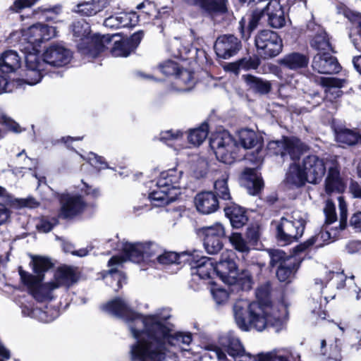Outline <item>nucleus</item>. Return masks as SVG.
<instances>
[{"mask_svg": "<svg viewBox=\"0 0 361 361\" xmlns=\"http://www.w3.org/2000/svg\"><path fill=\"white\" fill-rule=\"evenodd\" d=\"M102 310L126 321L132 336L137 342L131 345V361H166L169 347L188 345L190 333L173 332L167 322L171 317L168 309L158 310L154 314L143 315L133 311L128 305L117 298L102 307Z\"/></svg>", "mask_w": 361, "mask_h": 361, "instance_id": "nucleus-1", "label": "nucleus"}, {"mask_svg": "<svg viewBox=\"0 0 361 361\" xmlns=\"http://www.w3.org/2000/svg\"><path fill=\"white\" fill-rule=\"evenodd\" d=\"M271 284L266 282L256 290L257 302L250 303L246 300H237L233 307L237 326L243 331L255 329L262 331L268 326L279 331L283 326V319L276 308L270 305Z\"/></svg>", "mask_w": 361, "mask_h": 361, "instance_id": "nucleus-2", "label": "nucleus"}, {"mask_svg": "<svg viewBox=\"0 0 361 361\" xmlns=\"http://www.w3.org/2000/svg\"><path fill=\"white\" fill-rule=\"evenodd\" d=\"M71 30L73 37L78 42V49L80 53L92 58L97 57L105 49L113 37L99 34L90 35V26L84 19L74 21L71 25Z\"/></svg>", "mask_w": 361, "mask_h": 361, "instance_id": "nucleus-3", "label": "nucleus"}, {"mask_svg": "<svg viewBox=\"0 0 361 361\" xmlns=\"http://www.w3.org/2000/svg\"><path fill=\"white\" fill-rule=\"evenodd\" d=\"M183 171L171 169L160 173L157 181V190L149 195V199L154 207H163L174 202L180 194V181Z\"/></svg>", "mask_w": 361, "mask_h": 361, "instance_id": "nucleus-4", "label": "nucleus"}, {"mask_svg": "<svg viewBox=\"0 0 361 361\" xmlns=\"http://www.w3.org/2000/svg\"><path fill=\"white\" fill-rule=\"evenodd\" d=\"M146 245L144 243H118L115 250H121L122 256H113L108 262V267H110L109 274L111 277L116 281L115 290H118L122 286V281L125 280L123 272L118 271V269L122 266L123 263L127 260L138 263L144 259V248Z\"/></svg>", "mask_w": 361, "mask_h": 361, "instance_id": "nucleus-5", "label": "nucleus"}, {"mask_svg": "<svg viewBox=\"0 0 361 361\" xmlns=\"http://www.w3.org/2000/svg\"><path fill=\"white\" fill-rule=\"evenodd\" d=\"M274 224L278 240L290 244L303 235L306 224L305 215L300 211H294L291 214H286Z\"/></svg>", "mask_w": 361, "mask_h": 361, "instance_id": "nucleus-6", "label": "nucleus"}, {"mask_svg": "<svg viewBox=\"0 0 361 361\" xmlns=\"http://www.w3.org/2000/svg\"><path fill=\"white\" fill-rule=\"evenodd\" d=\"M56 35L54 27L42 23L34 24L23 30L22 37L18 43L19 49L24 54H36L39 44Z\"/></svg>", "mask_w": 361, "mask_h": 361, "instance_id": "nucleus-7", "label": "nucleus"}, {"mask_svg": "<svg viewBox=\"0 0 361 361\" xmlns=\"http://www.w3.org/2000/svg\"><path fill=\"white\" fill-rule=\"evenodd\" d=\"M209 145L216 159L226 164H231L238 159L239 147L227 131L214 135Z\"/></svg>", "mask_w": 361, "mask_h": 361, "instance_id": "nucleus-8", "label": "nucleus"}, {"mask_svg": "<svg viewBox=\"0 0 361 361\" xmlns=\"http://www.w3.org/2000/svg\"><path fill=\"white\" fill-rule=\"evenodd\" d=\"M257 51L264 59L273 58L279 55L283 48L282 40L278 34L269 30L259 32L255 37Z\"/></svg>", "mask_w": 361, "mask_h": 361, "instance_id": "nucleus-9", "label": "nucleus"}, {"mask_svg": "<svg viewBox=\"0 0 361 361\" xmlns=\"http://www.w3.org/2000/svg\"><path fill=\"white\" fill-rule=\"evenodd\" d=\"M268 150L276 154H280L286 160L288 157L295 161L306 150V146L295 137H284L281 140L271 141L267 146Z\"/></svg>", "mask_w": 361, "mask_h": 361, "instance_id": "nucleus-10", "label": "nucleus"}, {"mask_svg": "<svg viewBox=\"0 0 361 361\" xmlns=\"http://www.w3.org/2000/svg\"><path fill=\"white\" fill-rule=\"evenodd\" d=\"M200 234L203 237L204 245L209 254H216L223 247L222 239L225 236V228L220 223L202 227Z\"/></svg>", "mask_w": 361, "mask_h": 361, "instance_id": "nucleus-11", "label": "nucleus"}, {"mask_svg": "<svg viewBox=\"0 0 361 361\" xmlns=\"http://www.w3.org/2000/svg\"><path fill=\"white\" fill-rule=\"evenodd\" d=\"M300 165L307 178V183L312 184L319 183L326 171L324 160L317 155L305 157Z\"/></svg>", "mask_w": 361, "mask_h": 361, "instance_id": "nucleus-12", "label": "nucleus"}, {"mask_svg": "<svg viewBox=\"0 0 361 361\" xmlns=\"http://www.w3.org/2000/svg\"><path fill=\"white\" fill-rule=\"evenodd\" d=\"M59 216L63 219H73L84 212L87 204L80 195L70 193L61 194Z\"/></svg>", "mask_w": 361, "mask_h": 361, "instance_id": "nucleus-13", "label": "nucleus"}, {"mask_svg": "<svg viewBox=\"0 0 361 361\" xmlns=\"http://www.w3.org/2000/svg\"><path fill=\"white\" fill-rule=\"evenodd\" d=\"M19 274L23 282L26 284L32 290L34 298L43 301L51 298V292L56 289L54 288V283L50 281L47 283H42V279H38L22 269L19 270Z\"/></svg>", "mask_w": 361, "mask_h": 361, "instance_id": "nucleus-14", "label": "nucleus"}, {"mask_svg": "<svg viewBox=\"0 0 361 361\" xmlns=\"http://www.w3.org/2000/svg\"><path fill=\"white\" fill-rule=\"evenodd\" d=\"M185 260L189 262L193 276L201 279H212L216 276L214 262L212 258L197 254L188 255Z\"/></svg>", "mask_w": 361, "mask_h": 361, "instance_id": "nucleus-15", "label": "nucleus"}, {"mask_svg": "<svg viewBox=\"0 0 361 361\" xmlns=\"http://www.w3.org/2000/svg\"><path fill=\"white\" fill-rule=\"evenodd\" d=\"M240 40L233 35H223L219 36L214 44L216 55L224 59L235 56L240 50Z\"/></svg>", "mask_w": 361, "mask_h": 361, "instance_id": "nucleus-16", "label": "nucleus"}, {"mask_svg": "<svg viewBox=\"0 0 361 361\" xmlns=\"http://www.w3.org/2000/svg\"><path fill=\"white\" fill-rule=\"evenodd\" d=\"M216 276L221 281L228 284L229 279L235 276L237 273V266L234 260V252L231 250H226L221 255V258L215 265Z\"/></svg>", "mask_w": 361, "mask_h": 361, "instance_id": "nucleus-17", "label": "nucleus"}, {"mask_svg": "<svg viewBox=\"0 0 361 361\" xmlns=\"http://www.w3.org/2000/svg\"><path fill=\"white\" fill-rule=\"evenodd\" d=\"M312 68L322 74H334L339 72L341 66L329 51L318 52L313 58Z\"/></svg>", "mask_w": 361, "mask_h": 361, "instance_id": "nucleus-18", "label": "nucleus"}, {"mask_svg": "<svg viewBox=\"0 0 361 361\" xmlns=\"http://www.w3.org/2000/svg\"><path fill=\"white\" fill-rule=\"evenodd\" d=\"M71 59V51L60 45L50 46L43 54V63L60 67L68 64Z\"/></svg>", "mask_w": 361, "mask_h": 361, "instance_id": "nucleus-19", "label": "nucleus"}, {"mask_svg": "<svg viewBox=\"0 0 361 361\" xmlns=\"http://www.w3.org/2000/svg\"><path fill=\"white\" fill-rule=\"evenodd\" d=\"M76 269L69 266L59 267L55 271L52 283L54 288L64 287L68 288L78 281Z\"/></svg>", "mask_w": 361, "mask_h": 361, "instance_id": "nucleus-20", "label": "nucleus"}, {"mask_svg": "<svg viewBox=\"0 0 361 361\" xmlns=\"http://www.w3.org/2000/svg\"><path fill=\"white\" fill-rule=\"evenodd\" d=\"M24 55L27 68L25 82L30 85H36L42 78L41 71L43 63L39 61L37 54Z\"/></svg>", "mask_w": 361, "mask_h": 361, "instance_id": "nucleus-21", "label": "nucleus"}, {"mask_svg": "<svg viewBox=\"0 0 361 361\" xmlns=\"http://www.w3.org/2000/svg\"><path fill=\"white\" fill-rule=\"evenodd\" d=\"M195 204L197 210L203 214L216 212L219 205L216 195L212 192L198 193L195 197Z\"/></svg>", "mask_w": 361, "mask_h": 361, "instance_id": "nucleus-22", "label": "nucleus"}, {"mask_svg": "<svg viewBox=\"0 0 361 361\" xmlns=\"http://www.w3.org/2000/svg\"><path fill=\"white\" fill-rule=\"evenodd\" d=\"M265 13L268 16V22L274 28H281L286 24L284 11L277 0H270L265 6Z\"/></svg>", "mask_w": 361, "mask_h": 361, "instance_id": "nucleus-23", "label": "nucleus"}, {"mask_svg": "<svg viewBox=\"0 0 361 361\" xmlns=\"http://www.w3.org/2000/svg\"><path fill=\"white\" fill-rule=\"evenodd\" d=\"M308 29L315 32L310 42L311 47L319 52H326L331 51V46L326 31L318 25L310 23Z\"/></svg>", "mask_w": 361, "mask_h": 361, "instance_id": "nucleus-24", "label": "nucleus"}, {"mask_svg": "<svg viewBox=\"0 0 361 361\" xmlns=\"http://www.w3.org/2000/svg\"><path fill=\"white\" fill-rule=\"evenodd\" d=\"M259 361H301L300 355L296 351L281 349L259 354Z\"/></svg>", "mask_w": 361, "mask_h": 361, "instance_id": "nucleus-25", "label": "nucleus"}, {"mask_svg": "<svg viewBox=\"0 0 361 361\" xmlns=\"http://www.w3.org/2000/svg\"><path fill=\"white\" fill-rule=\"evenodd\" d=\"M345 79L329 77L322 78L321 84L325 87L326 98L332 102L333 99L341 97L342 91L339 89L346 83Z\"/></svg>", "mask_w": 361, "mask_h": 361, "instance_id": "nucleus-26", "label": "nucleus"}, {"mask_svg": "<svg viewBox=\"0 0 361 361\" xmlns=\"http://www.w3.org/2000/svg\"><path fill=\"white\" fill-rule=\"evenodd\" d=\"M345 185L340 176L339 170L336 164H333L329 167L327 177L325 180V190L331 194L334 192H341L343 191Z\"/></svg>", "mask_w": 361, "mask_h": 361, "instance_id": "nucleus-27", "label": "nucleus"}, {"mask_svg": "<svg viewBox=\"0 0 361 361\" xmlns=\"http://www.w3.org/2000/svg\"><path fill=\"white\" fill-rule=\"evenodd\" d=\"M21 57L16 51L6 50L0 57V71L9 73L16 71L20 66Z\"/></svg>", "mask_w": 361, "mask_h": 361, "instance_id": "nucleus-28", "label": "nucleus"}, {"mask_svg": "<svg viewBox=\"0 0 361 361\" xmlns=\"http://www.w3.org/2000/svg\"><path fill=\"white\" fill-rule=\"evenodd\" d=\"M279 63L285 68L296 71L307 67L309 58L305 54L293 52L285 55L279 61Z\"/></svg>", "mask_w": 361, "mask_h": 361, "instance_id": "nucleus-29", "label": "nucleus"}, {"mask_svg": "<svg viewBox=\"0 0 361 361\" xmlns=\"http://www.w3.org/2000/svg\"><path fill=\"white\" fill-rule=\"evenodd\" d=\"M285 182L290 187H301L307 182V178L300 164H293L286 173Z\"/></svg>", "mask_w": 361, "mask_h": 361, "instance_id": "nucleus-30", "label": "nucleus"}, {"mask_svg": "<svg viewBox=\"0 0 361 361\" xmlns=\"http://www.w3.org/2000/svg\"><path fill=\"white\" fill-rule=\"evenodd\" d=\"M104 0H91L78 4L73 11L84 16H94L106 7Z\"/></svg>", "mask_w": 361, "mask_h": 361, "instance_id": "nucleus-31", "label": "nucleus"}, {"mask_svg": "<svg viewBox=\"0 0 361 361\" xmlns=\"http://www.w3.org/2000/svg\"><path fill=\"white\" fill-rule=\"evenodd\" d=\"M224 212L233 228H240L247 221V217L243 209L235 204L226 207Z\"/></svg>", "mask_w": 361, "mask_h": 361, "instance_id": "nucleus-32", "label": "nucleus"}, {"mask_svg": "<svg viewBox=\"0 0 361 361\" xmlns=\"http://www.w3.org/2000/svg\"><path fill=\"white\" fill-rule=\"evenodd\" d=\"M238 139L244 149L257 147V151L262 146V137L250 129H242L238 132Z\"/></svg>", "mask_w": 361, "mask_h": 361, "instance_id": "nucleus-33", "label": "nucleus"}, {"mask_svg": "<svg viewBox=\"0 0 361 361\" xmlns=\"http://www.w3.org/2000/svg\"><path fill=\"white\" fill-rule=\"evenodd\" d=\"M298 269L295 258H289L284 261L283 265H279L276 271V276L281 282L290 283L294 278Z\"/></svg>", "mask_w": 361, "mask_h": 361, "instance_id": "nucleus-34", "label": "nucleus"}, {"mask_svg": "<svg viewBox=\"0 0 361 361\" xmlns=\"http://www.w3.org/2000/svg\"><path fill=\"white\" fill-rule=\"evenodd\" d=\"M221 343L227 353L234 359H237L239 355H242L244 353L245 350L240 341L231 333L224 336L221 338Z\"/></svg>", "mask_w": 361, "mask_h": 361, "instance_id": "nucleus-35", "label": "nucleus"}, {"mask_svg": "<svg viewBox=\"0 0 361 361\" xmlns=\"http://www.w3.org/2000/svg\"><path fill=\"white\" fill-rule=\"evenodd\" d=\"M228 285L230 290H248L251 289L252 281L250 274L247 271H243L240 274H235L229 279Z\"/></svg>", "mask_w": 361, "mask_h": 361, "instance_id": "nucleus-36", "label": "nucleus"}, {"mask_svg": "<svg viewBox=\"0 0 361 361\" xmlns=\"http://www.w3.org/2000/svg\"><path fill=\"white\" fill-rule=\"evenodd\" d=\"M330 238V233L328 231H321L318 234L312 236L303 243H301L294 247L293 250L295 254L305 252L313 245L316 247L323 246L325 241Z\"/></svg>", "mask_w": 361, "mask_h": 361, "instance_id": "nucleus-37", "label": "nucleus"}, {"mask_svg": "<svg viewBox=\"0 0 361 361\" xmlns=\"http://www.w3.org/2000/svg\"><path fill=\"white\" fill-rule=\"evenodd\" d=\"M243 178L247 181V188L251 195L257 194L263 187V180L255 169H246L243 174Z\"/></svg>", "mask_w": 361, "mask_h": 361, "instance_id": "nucleus-38", "label": "nucleus"}, {"mask_svg": "<svg viewBox=\"0 0 361 361\" xmlns=\"http://www.w3.org/2000/svg\"><path fill=\"white\" fill-rule=\"evenodd\" d=\"M243 78L249 89L255 93L266 94L271 90V83L267 80L252 75H245Z\"/></svg>", "mask_w": 361, "mask_h": 361, "instance_id": "nucleus-39", "label": "nucleus"}, {"mask_svg": "<svg viewBox=\"0 0 361 361\" xmlns=\"http://www.w3.org/2000/svg\"><path fill=\"white\" fill-rule=\"evenodd\" d=\"M260 60L258 57H245L236 62L231 63L228 65V70L238 74L240 71H249L252 69H257L259 66Z\"/></svg>", "mask_w": 361, "mask_h": 361, "instance_id": "nucleus-40", "label": "nucleus"}, {"mask_svg": "<svg viewBox=\"0 0 361 361\" xmlns=\"http://www.w3.org/2000/svg\"><path fill=\"white\" fill-rule=\"evenodd\" d=\"M227 0H198L196 6H199L209 14L224 13L227 11Z\"/></svg>", "mask_w": 361, "mask_h": 361, "instance_id": "nucleus-41", "label": "nucleus"}, {"mask_svg": "<svg viewBox=\"0 0 361 361\" xmlns=\"http://www.w3.org/2000/svg\"><path fill=\"white\" fill-rule=\"evenodd\" d=\"M175 80L174 83L181 92L190 91L195 85L193 73L188 70H180Z\"/></svg>", "mask_w": 361, "mask_h": 361, "instance_id": "nucleus-42", "label": "nucleus"}, {"mask_svg": "<svg viewBox=\"0 0 361 361\" xmlns=\"http://www.w3.org/2000/svg\"><path fill=\"white\" fill-rule=\"evenodd\" d=\"M264 13L265 7L262 9H256L255 11H253L252 14L250 16L249 18L247 33L245 32L244 30L245 20L242 19L240 21V30L242 34V37L243 38L247 39L250 37V32L257 27L259 21L260 20L261 18L264 15Z\"/></svg>", "mask_w": 361, "mask_h": 361, "instance_id": "nucleus-43", "label": "nucleus"}, {"mask_svg": "<svg viewBox=\"0 0 361 361\" xmlns=\"http://www.w3.org/2000/svg\"><path fill=\"white\" fill-rule=\"evenodd\" d=\"M336 138L338 142L348 145H353L360 142L359 132L348 128H341L336 131Z\"/></svg>", "mask_w": 361, "mask_h": 361, "instance_id": "nucleus-44", "label": "nucleus"}, {"mask_svg": "<svg viewBox=\"0 0 361 361\" xmlns=\"http://www.w3.org/2000/svg\"><path fill=\"white\" fill-rule=\"evenodd\" d=\"M228 175L224 173L221 177L217 179L214 184V192L216 197L224 200L231 199L230 190L228 185Z\"/></svg>", "mask_w": 361, "mask_h": 361, "instance_id": "nucleus-45", "label": "nucleus"}, {"mask_svg": "<svg viewBox=\"0 0 361 361\" xmlns=\"http://www.w3.org/2000/svg\"><path fill=\"white\" fill-rule=\"evenodd\" d=\"M208 135V125L204 123L200 127L190 130L188 136L190 143L195 146L201 145Z\"/></svg>", "mask_w": 361, "mask_h": 361, "instance_id": "nucleus-46", "label": "nucleus"}, {"mask_svg": "<svg viewBox=\"0 0 361 361\" xmlns=\"http://www.w3.org/2000/svg\"><path fill=\"white\" fill-rule=\"evenodd\" d=\"M32 262L34 271L37 274L36 277L38 279H42L41 275L49 270L52 266L51 262L48 258L40 256L33 257Z\"/></svg>", "mask_w": 361, "mask_h": 361, "instance_id": "nucleus-47", "label": "nucleus"}, {"mask_svg": "<svg viewBox=\"0 0 361 361\" xmlns=\"http://www.w3.org/2000/svg\"><path fill=\"white\" fill-rule=\"evenodd\" d=\"M111 51L115 57H127L133 51L131 49L129 42L126 39H123L115 42Z\"/></svg>", "mask_w": 361, "mask_h": 361, "instance_id": "nucleus-48", "label": "nucleus"}, {"mask_svg": "<svg viewBox=\"0 0 361 361\" xmlns=\"http://www.w3.org/2000/svg\"><path fill=\"white\" fill-rule=\"evenodd\" d=\"M188 255L182 253L178 255L173 252H164L163 254H160L157 257L158 262L161 264L169 265L173 263L180 264L182 262L181 258Z\"/></svg>", "mask_w": 361, "mask_h": 361, "instance_id": "nucleus-49", "label": "nucleus"}, {"mask_svg": "<svg viewBox=\"0 0 361 361\" xmlns=\"http://www.w3.org/2000/svg\"><path fill=\"white\" fill-rule=\"evenodd\" d=\"M270 257V265L274 267L276 266L283 265L284 261L289 258H295L293 256L287 255L285 252L281 250H270L269 251Z\"/></svg>", "mask_w": 361, "mask_h": 361, "instance_id": "nucleus-50", "label": "nucleus"}, {"mask_svg": "<svg viewBox=\"0 0 361 361\" xmlns=\"http://www.w3.org/2000/svg\"><path fill=\"white\" fill-rule=\"evenodd\" d=\"M230 242L234 248L243 253H248L250 248L247 243L243 238L241 234L238 233H234L229 238Z\"/></svg>", "mask_w": 361, "mask_h": 361, "instance_id": "nucleus-51", "label": "nucleus"}, {"mask_svg": "<svg viewBox=\"0 0 361 361\" xmlns=\"http://www.w3.org/2000/svg\"><path fill=\"white\" fill-rule=\"evenodd\" d=\"M183 132L179 130H170L161 133L160 140L168 145L172 146L175 142H178L183 137Z\"/></svg>", "mask_w": 361, "mask_h": 361, "instance_id": "nucleus-52", "label": "nucleus"}, {"mask_svg": "<svg viewBox=\"0 0 361 361\" xmlns=\"http://www.w3.org/2000/svg\"><path fill=\"white\" fill-rule=\"evenodd\" d=\"M118 18L119 28L135 26L137 18L135 13H127L124 12L118 13Z\"/></svg>", "mask_w": 361, "mask_h": 361, "instance_id": "nucleus-53", "label": "nucleus"}, {"mask_svg": "<svg viewBox=\"0 0 361 361\" xmlns=\"http://www.w3.org/2000/svg\"><path fill=\"white\" fill-rule=\"evenodd\" d=\"M324 213L325 214V223L331 224L335 222L337 219L336 214V208L334 202L331 200L326 201V205L324 208Z\"/></svg>", "mask_w": 361, "mask_h": 361, "instance_id": "nucleus-54", "label": "nucleus"}, {"mask_svg": "<svg viewBox=\"0 0 361 361\" xmlns=\"http://www.w3.org/2000/svg\"><path fill=\"white\" fill-rule=\"evenodd\" d=\"M159 69L166 75H176L180 70L178 64L173 61L168 60L159 65Z\"/></svg>", "mask_w": 361, "mask_h": 361, "instance_id": "nucleus-55", "label": "nucleus"}, {"mask_svg": "<svg viewBox=\"0 0 361 361\" xmlns=\"http://www.w3.org/2000/svg\"><path fill=\"white\" fill-rule=\"evenodd\" d=\"M338 207L340 211V227L344 229L347 224L348 208L347 204L342 196L338 197Z\"/></svg>", "mask_w": 361, "mask_h": 361, "instance_id": "nucleus-56", "label": "nucleus"}, {"mask_svg": "<svg viewBox=\"0 0 361 361\" xmlns=\"http://www.w3.org/2000/svg\"><path fill=\"white\" fill-rule=\"evenodd\" d=\"M39 1V0H15L10 8L12 11L18 13L25 8H30Z\"/></svg>", "mask_w": 361, "mask_h": 361, "instance_id": "nucleus-57", "label": "nucleus"}, {"mask_svg": "<svg viewBox=\"0 0 361 361\" xmlns=\"http://www.w3.org/2000/svg\"><path fill=\"white\" fill-rule=\"evenodd\" d=\"M144 244L146 245V247L144 248V259L155 255L157 257L161 254V248L157 244L152 242L144 243Z\"/></svg>", "mask_w": 361, "mask_h": 361, "instance_id": "nucleus-58", "label": "nucleus"}, {"mask_svg": "<svg viewBox=\"0 0 361 361\" xmlns=\"http://www.w3.org/2000/svg\"><path fill=\"white\" fill-rule=\"evenodd\" d=\"M212 294L218 305L224 303L228 298V290L224 288H214L212 290Z\"/></svg>", "mask_w": 361, "mask_h": 361, "instance_id": "nucleus-59", "label": "nucleus"}, {"mask_svg": "<svg viewBox=\"0 0 361 361\" xmlns=\"http://www.w3.org/2000/svg\"><path fill=\"white\" fill-rule=\"evenodd\" d=\"M305 99L307 103L310 104L312 107L319 106L324 99V97L322 96L318 92H313L312 93L306 94Z\"/></svg>", "mask_w": 361, "mask_h": 361, "instance_id": "nucleus-60", "label": "nucleus"}, {"mask_svg": "<svg viewBox=\"0 0 361 361\" xmlns=\"http://www.w3.org/2000/svg\"><path fill=\"white\" fill-rule=\"evenodd\" d=\"M143 36V31L139 30L138 32H135L129 39H126L127 42L130 44L131 49L133 51L140 43Z\"/></svg>", "mask_w": 361, "mask_h": 361, "instance_id": "nucleus-61", "label": "nucleus"}, {"mask_svg": "<svg viewBox=\"0 0 361 361\" xmlns=\"http://www.w3.org/2000/svg\"><path fill=\"white\" fill-rule=\"evenodd\" d=\"M104 25L111 29H118L119 23L118 13L111 15L109 17L106 18L104 21Z\"/></svg>", "mask_w": 361, "mask_h": 361, "instance_id": "nucleus-62", "label": "nucleus"}, {"mask_svg": "<svg viewBox=\"0 0 361 361\" xmlns=\"http://www.w3.org/2000/svg\"><path fill=\"white\" fill-rule=\"evenodd\" d=\"M246 235L249 243L252 245H255L259 238V231L257 228H255L247 229Z\"/></svg>", "mask_w": 361, "mask_h": 361, "instance_id": "nucleus-63", "label": "nucleus"}, {"mask_svg": "<svg viewBox=\"0 0 361 361\" xmlns=\"http://www.w3.org/2000/svg\"><path fill=\"white\" fill-rule=\"evenodd\" d=\"M350 224L355 230L361 231V211L356 212L351 216Z\"/></svg>", "mask_w": 361, "mask_h": 361, "instance_id": "nucleus-64", "label": "nucleus"}]
</instances>
